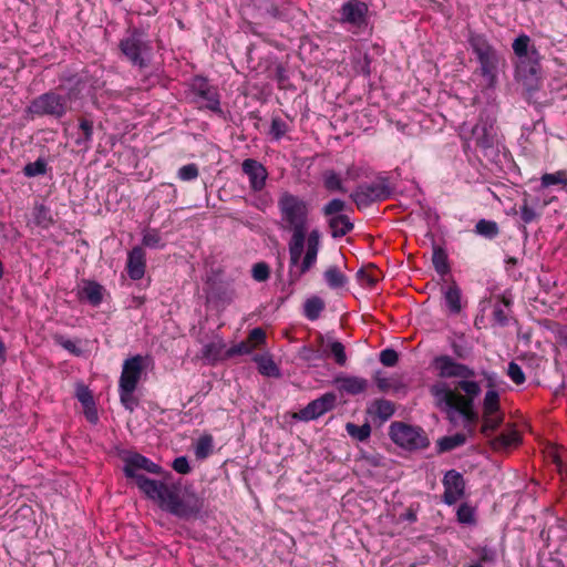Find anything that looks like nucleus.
I'll list each match as a JSON object with an SVG mask.
<instances>
[{
    "instance_id": "58",
    "label": "nucleus",
    "mask_w": 567,
    "mask_h": 567,
    "mask_svg": "<svg viewBox=\"0 0 567 567\" xmlns=\"http://www.w3.org/2000/svg\"><path fill=\"white\" fill-rule=\"evenodd\" d=\"M380 362L385 367H393L398 362V353L392 349H385L380 353Z\"/></svg>"
},
{
    "instance_id": "41",
    "label": "nucleus",
    "mask_w": 567,
    "mask_h": 567,
    "mask_svg": "<svg viewBox=\"0 0 567 567\" xmlns=\"http://www.w3.org/2000/svg\"><path fill=\"white\" fill-rule=\"evenodd\" d=\"M346 429H347L348 434L351 437L357 439L358 441L367 440L371 433V427L368 424L355 425L353 423H348L346 425Z\"/></svg>"
},
{
    "instance_id": "14",
    "label": "nucleus",
    "mask_w": 567,
    "mask_h": 567,
    "mask_svg": "<svg viewBox=\"0 0 567 567\" xmlns=\"http://www.w3.org/2000/svg\"><path fill=\"white\" fill-rule=\"evenodd\" d=\"M358 207L367 206L374 200L388 197L386 188L380 184L362 185L358 187L351 195Z\"/></svg>"
},
{
    "instance_id": "56",
    "label": "nucleus",
    "mask_w": 567,
    "mask_h": 567,
    "mask_svg": "<svg viewBox=\"0 0 567 567\" xmlns=\"http://www.w3.org/2000/svg\"><path fill=\"white\" fill-rule=\"evenodd\" d=\"M551 331L555 336L556 342L563 347H567V326L554 323Z\"/></svg>"
},
{
    "instance_id": "15",
    "label": "nucleus",
    "mask_w": 567,
    "mask_h": 567,
    "mask_svg": "<svg viewBox=\"0 0 567 567\" xmlns=\"http://www.w3.org/2000/svg\"><path fill=\"white\" fill-rule=\"evenodd\" d=\"M193 90L198 96L200 106L212 111L219 110V99L216 90L212 87L206 80L196 79L193 83Z\"/></svg>"
},
{
    "instance_id": "52",
    "label": "nucleus",
    "mask_w": 567,
    "mask_h": 567,
    "mask_svg": "<svg viewBox=\"0 0 567 567\" xmlns=\"http://www.w3.org/2000/svg\"><path fill=\"white\" fill-rule=\"evenodd\" d=\"M286 132H287V124H286V122L282 121L279 117L272 118L271 127H270L271 135L276 140H279L280 137H282L286 134Z\"/></svg>"
},
{
    "instance_id": "28",
    "label": "nucleus",
    "mask_w": 567,
    "mask_h": 567,
    "mask_svg": "<svg viewBox=\"0 0 567 567\" xmlns=\"http://www.w3.org/2000/svg\"><path fill=\"white\" fill-rule=\"evenodd\" d=\"M374 381L381 392H398L402 388V384L396 377H386L382 372H377L374 374Z\"/></svg>"
},
{
    "instance_id": "7",
    "label": "nucleus",
    "mask_w": 567,
    "mask_h": 567,
    "mask_svg": "<svg viewBox=\"0 0 567 567\" xmlns=\"http://www.w3.org/2000/svg\"><path fill=\"white\" fill-rule=\"evenodd\" d=\"M540 70V54L538 50H533L530 54L516 60V78L529 90L537 84Z\"/></svg>"
},
{
    "instance_id": "62",
    "label": "nucleus",
    "mask_w": 567,
    "mask_h": 567,
    "mask_svg": "<svg viewBox=\"0 0 567 567\" xmlns=\"http://www.w3.org/2000/svg\"><path fill=\"white\" fill-rule=\"evenodd\" d=\"M503 157H504V159H505V161H506V163H507V166H508V168H509V171H511L512 177H514L515 175H517V172H516V171H517V166H516V164L512 161V158H511V154H509L508 152H504V153H503Z\"/></svg>"
},
{
    "instance_id": "22",
    "label": "nucleus",
    "mask_w": 567,
    "mask_h": 567,
    "mask_svg": "<svg viewBox=\"0 0 567 567\" xmlns=\"http://www.w3.org/2000/svg\"><path fill=\"white\" fill-rule=\"evenodd\" d=\"M496 322V305L492 300L480 302L478 313L475 318V326L478 329L493 327Z\"/></svg>"
},
{
    "instance_id": "49",
    "label": "nucleus",
    "mask_w": 567,
    "mask_h": 567,
    "mask_svg": "<svg viewBox=\"0 0 567 567\" xmlns=\"http://www.w3.org/2000/svg\"><path fill=\"white\" fill-rule=\"evenodd\" d=\"M135 389H131V390H126L125 388H120V398H121V402L122 404L128 409V410H133L136 405V400L133 395Z\"/></svg>"
},
{
    "instance_id": "23",
    "label": "nucleus",
    "mask_w": 567,
    "mask_h": 567,
    "mask_svg": "<svg viewBox=\"0 0 567 567\" xmlns=\"http://www.w3.org/2000/svg\"><path fill=\"white\" fill-rule=\"evenodd\" d=\"M496 391L489 390L485 398L483 431L487 433L496 426Z\"/></svg>"
},
{
    "instance_id": "21",
    "label": "nucleus",
    "mask_w": 567,
    "mask_h": 567,
    "mask_svg": "<svg viewBox=\"0 0 567 567\" xmlns=\"http://www.w3.org/2000/svg\"><path fill=\"white\" fill-rule=\"evenodd\" d=\"M103 287L91 280H83L79 286L78 297L92 306H99L103 300Z\"/></svg>"
},
{
    "instance_id": "18",
    "label": "nucleus",
    "mask_w": 567,
    "mask_h": 567,
    "mask_svg": "<svg viewBox=\"0 0 567 567\" xmlns=\"http://www.w3.org/2000/svg\"><path fill=\"white\" fill-rule=\"evenodd\" d=\"M226 343L224 340L216 336L212 341L205 343L200 350V359L207 364H214L219 360L225 359Z\"/></svg>"
},
{
    "instance_id": "46",
    "label": "nucleus",
    "mask_w": 567,
    "mask_h": 567,
    "mask_svg": "<svg viewBox=\"0 0 567 567\" xmlns=\"http://www.w3.org/2000/svg\"><path fill=\"white\" fill-rule=\"evenodd\" d=\"M23 172L29 177L42 175L47 172V164L42 159H38L33 163L27 164Z\"/></svg>"
},
{
    "instance_id": "61",
    "label": "nucleus",
    "mask_w": 567,
    "mask_h": 567,
    "mask_svg": "<svg viewBox=\"0 0 567 567\" xmlns=\"http://www.w3.org/2000/svg\"><path fill=\"white\" fill-rule=\"evenodd\" d=\"M84 413H85V416L86 419L91 422V423H96L97 422V412H96V409L93 405H90V406H84Z\"/></svg>"
},
{
    "instance_id": "17",
    "label": "nucleus",
    "mask_w": 567,
    "mask_h": 567,
    "mask_svg": "<svg viewBox=\"0 0 567 567\" xmlns=\"http://www.w3.org/2000/svg\"><path fill=\"white\" fill-rule=\"evenodd\" d=\"M434 367L443 378H467L471 371L463 364L453 361L449 357H440L434 361Z\"/></svg>"
},
{
    "instance_id": "59",
    "label": "nucleus",
    "mask_w": 567,
    "mask_h": 567,
    "mask_svg": "<svg viewBox=\"0 0 567 567\" xmlns=\"http://www.w3.org/2000/svg\"><path fill=\"white\" fill-rule=\"evenodd\" d=\"M76 398L82 403L83 408L84 406H90V405L94 404L92 394H91L90 390L87 388H85V386H79L78 388V390H76Z\"/></svg>"
},
{
    "instance_id": "48",
    "label": "nucleus",
    "mask_w": 567,
    "mask_h": 567,
    "mask_svg": "<svg viewBox=\"0 0 567 567\" xmlns=\"http://www.w3.org/2000/svg\"><path fill=\"white\" fill-rule=\"evenodd\" d=\"M177 175L182 181H193L198 176V168L195 164L184 165L178 169Z\"/></svg>"
},
{
    "instance_id": "26",
    "label": "nucleus",
    "mask_w": 567,
    "mask_h": 567,
    "mask_svg": "<svg viewBox=\"0 0 567 567\" xmlns=\"http://www.w3.org/2000/svg\"><path fill=\"white\" fill-rule=\"evenodd\" d=\"M369 413L379 417L381 421H386L394 413V405L388 400H375L369 408Z\"/></svg>"
},
{
    "instance_id": "34",
    "label": "nucleus",
    "mask_w": 567,
    "mask_h": 567,
    "mask_svg": "<svg viewBox=\"0 0 567 567\" xmlns=\"http://www.w3.org/2000/svg\"><path fill=\"white\" fill-rule=\"evenodd\" d=\"M465 435L462 433H456L453 435L444 436L439 440V450L440 452H447L457 446H461L465 443Z\"/></svg>"
},
{
    "instance_id": "6",
    "label": "nucleus",
    "mask_w": 567,
    "mask_h": 567,
    "mask_svg": "<svg viewBox=\"0 0 567 567\" xmlns=\"http://www.w3.org/2000/svg\"><path fill=\"white\" fill-rule=\"evenodd\" d=\"M69 110V97L54 92L44 93L32 101L28 112L32 115L62 117Z\"/></svg>"
},
{
    "instance_id": "27",
    "label": "nucleus",
    "mask_w": 567,
    "mask_h": 567,
    "mask_svg": "<svg viewBox=\"0 0 567 567\" xmlns=\"http://www.w3.org/2000/svg\"><path fill=\"white\" fill-rule=\"evenodd\" d=\"M473 134L482 147L488 148L493 146L495 140L493 126L487 128L484 123L477 124L473 130Z\"/></svg>"
},
{
    "instance_id": "19",
    "label": "nucleus",
    "mask_w": 567,
    "mask_h": 567,
    "mask_svg": "<svg viewBox=\"0 0 567 567\" xmlns=\"http://www.w3.org/2000/svg\"><path fill=\"white\" fill-rule=\"evenodd\" d=\"M334 383L340 391L352 395L363 393L369 385L367 379L353 375L337 377Z\"/></svg>"
},
{
    "instance_id": "55",
    "label": "nucleus",
    "mask_w": 567,
    "mask_h": 567,
    "mask_svg": "<svg viewBox=\"0 0 567 567\" xmlns=\"http://www.w3.org/2000/svg\"><path fill=\"white\" fill-rule=\"evenodd\" d=\"M473 45L475 48V51L478 54V58H480V61H481V64H482V72H483V74H489L491 70L488 68V53H487V50H485L483 48V45L481 47L478 44V42H473Z\"/></svg>"
},
{
    "instance_id": "63",
    "label": "nucleus",
    "mask_w": 567,
    "mask_h": 567,
    "mask_svg": "<svg viewBox=\"0 0 567 567\" xmlns=\"http://www.w3.org/2000/svg\"><path fill=\"white\" fill-rule=\"evenodd\" d=\"M553 463L555 464L557 471L563 474L565 471V464L563 463L560 456L556 453L551 454Z\"/></svg>"
},
{
    "instance_id": "13",
    "label": "nucleus",
    "mask_w": 567,
    "mask_h": 567,
    "mask_svg": "<svg viewBox=\"0 0 567 567\" xmlns=\"http://www.w3.org/2000/svg\"><path fill=\"white\" fill-rule=\"evenodd\" d=\"M243 172L248 176L250 188L254 192H260L268 177L266 167L252 158H247L243 162Z\"/></svg>"
},
{
    "instance_id": "9",
    "label": "nucleus",
    "mask_w": 567,
    "mask_h": 567,
    "mask_svg": "<svg viewBox=\"0 0 567 567\" xmlns=\"http://www.w3.org/2000/svg\"><path fill=\"white\" fill-rule=\"evenodd\" d=\"M339 21L348 24L349 30L357 33L367 27L368 6L359 0H349L340 8Z\"/></svg>"
},
{
    "instance_id": "53",
    "label": "nucleus",
    "mask_w": 567,
    "mask_h": 567,
    "mask_svg": "<svg viewBox=\"0 0 567 567\" xmlns=\"http://www.w3.org/2000/svg\"><path fill=\"white\" fill-rule=\"evenodd\" d=\"M250 353H251V348H250L249 343L241 341L238 344H235L234 347L229 348L226 351L225 357L231 358L235 355H244V354H250Z\"/></svg>"
},
{
    "instance_id": "38",
    "label": "nucleus",
    "mask_w": 567,
    "mask_h": 567,
    "mask_svg": "<svg viewBox=\"0 0 567 567\" xmlns=\"http://www.w3.org/2000/svg\"><path fill=\"white\" fill-rule=\"evenodd\" d=\"M142 244L148 248L164 247L159 231L151 228L143 231Z\"/></svg>"
},
{
    "instance_id": "40",
    "label": "nucleus",
    "mask_w": 567,
    "mask_h": 567,
    "mask_svg": "<svg viewBox=\"0 0 567 567\" xmlns=\"http://www.w3.org/2000/svg\"><path fill=\"white\" fill-rule=\"evenodd\" d=\"M246 343H249L251 348V352L256 349H259L266 343V332L261 328H254L247 339L245 340Z\"/></svg>"
},
{
    "instance_id": "36",
    "label": "nucleus",
    "mask_w": 567,
    "mask_h": 567,
    "mask_svg": "<svg viewBox=\"0 0 567 567\" xmlns=\"http://www.w3.org/2000/svg\"><path fill=\"white\" fill-rule=\"evenodd\" d=\"M554 185H567V174L564 171L546 173L540 178V187L547 188Z\"/></svg>"
},
{
    "instance_id": "3",
    "label": "nucleus",
    "mask_w": 567,
    "mask_h": 567,
    "mask_svg": "<svg viewBox=\"0 0 567 567\" xmlns=\"http://www.w3.org/2000/svg\"><path fill=\"white\" fill-rule=\"evenodd\" d=\"M458 386L467 394V396H463L443 383L433 385L431 392L440 404H445V406L451 410V420L454 419V414H458L465 421H470L474 416L472 410V398L476 396L481 389L476 382L468 380L460 381Z\"/></svg>"
},
{
    "instance_id": "44",
    "label": "nucleus",
    "mask_w": 567,
    "mask_h": 567,
    "mask_svg": "<svg viewBox=\"0 0 567 567\" xmlns=\"http://www.w3.org/2000/svg\"><path fill=\"white\" fill-rule=\"evenodd\" d=\"M432 261H433L435 270L439 274L444 275L447 272L449 267H447V261H446V255L444 254L443 250L435 249L433 252Z\"/></svg>"
},
{
    "instance_id": "60",
    "label": "nucleus",
    "mask_w": 567,
    "mask_h": 567,
    "mask_svg": "<svg viewBox=\"0 0 567 567\" xmlns=\"http://www.w3.org/2000/svg\"><path fill=\"white\" fill-rule=\"evenodd\" d=\"M173 468L181 474H187L190 471L188 461L186 457L181 456L174 460Z\"/></svg>"
},
{
    "instance_id": "35",
    "label": "nucleus",
    "mask_w": 567,
    "mask_h": 567,
    "mask_svg": "<svg viewBox=\"0 0 567 567\" xmlns=\"http://www.w3.org/2000/svg\"><path fill=\"white\" fill-rule=\"evenodd\" d=\"M357 278L361 286L373 287L380 279L379 270L374 267L360 269L357 272Z\"/></svg>"
},
{
    "instance_id": "8",
    "label": "nucleus",
    "mask_w": 567,
    "mask_h": 567,
    "mask_svg": "<svg viewBox=\"0 0 567 567\" xmlns=\"http://www.w3.org/2000/svg\"><path fill=\"white\" fill-rule=\"evenodd\" d=\"M523 443L522 433L516 425L505 421V415L498 406V456L509 455L512 451Z\"/></svg>"
},
{
    "instance_id": "30",
    "label": "nucleus",
    "mask_w": 567,
    "mask_h": 567,
    "mask_svg": "<svg viewBox=\"0 0 567 567\" xmlns=\"http://www.w3.org/2000/svg\"><path fill=\"white\" fill-rule=\"evenodd\" d=\"M254 361L258 364V370L266 377H278L279 369L269 355H255Z\"/></svg>"
},
{
    "instance_id": "39",
    "label": "nucleus",
    "mask_w": 567,
    "mask_h": 567,
    "mask_svg": "<svg viewBox=\"0 0 567 567\" xmlns=\"http://www.w3.org/2000/svg\"><path fill=\"white\" fill-rule=\"evenodd\" d=\"M323 308H324L323 301L318 297H313L306 301L305 313L308 319L315 320L319 317V315L323 310Z\"/></svg>"
},
{
    "instance_id": "47",
    "label": "nucleus",
    "mask_w": 567,
    "mask_h": 567,
    "mask_svg": "<svg viewBox=\"0 0 567 567\" xmlns=\"http://www.w3.org/2000/svg\"><path fill=\"white\" fill-rule=\"evenodd\" d=\"M507 375L511 378V380L516 383V384H523L525 382V374L520 368V365H518L517 363H515L514 361H512L509 364H508V368H507V371H506Z\"/></svg>"
},
{
    "instance_id": "33",
    "label": "nucleus",
    "mask_w": 567,
    "mask_h": 567,
    "mask_svg": "<svg viewBox=\"0 0 567 567\" xmlns=\"http://www.w3.org/2000/svg\"><path fill=\"white\" fill-rule=\"evenodd\" d=\"M540 213L537 212L533 206H530L527 202L526 194L524 193L523 204L519 207V218L524 225L532 224L538 221L540 218Z\"/></svg>"
},
{
    "instance_id": "32",
    "label": "nucleus",
    "mask_w": 567,
    "mask_h": 567,
    "mask_svg": "<svg viewBox=\"0 0 567 567\" xmlns=\"http://www.w3.org/2000/svg\"><path fill=\"white\" fill-rule=\"evenodd\" d=\"M512 47L517 59L530 54L533 50H537L534 45H530V38L526 34L518 35Z\"/></svg>"
},
{
    "instance_id": "37",
    "label": "nucleus",
    "mask_w": 567,
    "mask_h": 567,
    "mask_svg": "<svg viewBox=\"0 0 567 567\" xmlns=\"http://www.w3.org/2000/svg\"><path fill=\"white\" fill-rule=\"evenodd\" d=\"M508 181L514 186H509V185L498 182V203H501L502 205H504L503 198H506L508 200H515L520 195L519 189H517L515 187L516 182L513 179H508Z\"/></svg>"
},
{
    "instance_id": "1",
    "label": "nucleus",
    "mask_w": 567,
    "mask_h": 567,
    "mask_svg": "<svg viewBox=\"0 0 567 567\" xmlns=\"http://www.w3.org/2000/svg\"><path fill=\"white\" fill-rule=\"evenodd\" d=\"M278 207L284 227L291 231L288 243L290 284H296L317 261L320 247V233L317 229L307 235L308 204L290 193H282Z\"/></svg>"
},
{
    "instance_id": "31",
    "label": "nucleus",
    "mask_w": 567,
    "mask_h": 567,
    "mask_svg": "<svg viewBox=\"0 0 567 567\" xmlns=\"http://www.w3.org/2000/svg\"><path fill=\"white\" fill-rule=\"evenodd\" d=\"M214 447V440L210 434L202 435L195 443V455L199 460L206 458L212 454Z\"/></svg>"
},
{
    "instance_id": "42",
    "label": "nucleus",
    "mask_w": 567,
    "mask_h": 567,
    "mask_svg": "<svg viewBox=\"0 0 567 567\" xmlns=\"http://www.w3.org/2000/svg\"><path fill=\"white\" fill-rule=\"evenodd\" d=\"M327 347L329 348L330 353L333 355L336 362L339 365H344L347 362V355L343 344L339 341L330 340Z\"/></svg>"
},
{
    "instance_id": "24",
    "label": "nucleus",
    "mask_w": 567,
    "mask_h": 567,
    "mask_svg": "<svg viewBox=\"0 0 567 567\" xmlns=\"http://www.w3.org/2000/svg\"><path fill=\"white\" fill-rule=\"evenodd\" d=\"M323 278L333 290L342 289L348 284L347 276L337 266H329L323 272Z\"/></svg>"
},
{
    "instance_id": "5",
    "label": "nucleus",
    "mask_w": 567,
    "mask_h": 567,
    "mask_svg": "<svg viewBox=\"0 0 567 567\" xmlns=\"http://www.w3.org/2000/svg\"><path fill=\"white\" fill-rule=\"evenodd\" d=\"M390 436L395 444L406 450H419L429 445V440L422 429L400 422L391 424Z\"/></svg>"
},
{
    "instance_id": "43",
    "label": "nucleus",
    "mask_w": 567,
    "mask_h": 567,
    "mask_svg": "<svg viewBox=\"0 0 567 567\" xmlns=\"http://www.w3.org/2000/svg\"><path fill=\"white\" fill-rule=\"evenodd\" d=\"M324 186L331 192H346L340 177L332 171L324 173Z\"/></svg>"
},
{
    "instance_id": "29",
    "label": "nucleus",
    "mask_w": 567,
    "mask_h": 567,
    "mask_svg": "<svg viewBox=\"0 0 567 567\" xmlns=\"http://www.w3.org/2000/svg\"><path fill=\"white\" fill-rule=\"evenodd\" d=\"M445 302L453 313H458L461 306V290L455 284L450 285L444 291Z\"/></svg>"
},
{
    "instance_id": "2",
    "label": "nucleus",
    "mask_w": 567,
    "mask_h": 567,
    "mask_svg": "<svg viewBox=\"0 0 567 567\" xmlns=\"http://www.w3.org/2000/svg\"><path fill=\"white\" fill-rule=\"evenodd\" d=\"M123 470L127 477L135 480L138 488L148 498L158 502L163 509L175 516L188 518L199 513L203 507V501L196 494L186 493L181 497L175 486L138 474V470L153 474L162 473L159 465L138 453H132L124 457Z\"/></svg>"
},
{
    "instance_id": "4",
    "label": "nucleus",
    "mask_w": 567,
    "mask_h": 567,
    "mask_svg": "<svg viewBox=\"0 0 567 567\" xmlns=\"http://www.w3.org/2000/svg\"><path fill=\"white\" fill-rule=\"evenodd\" d=\"M498 328H505L506 339H522L529 342L530 332H523L514 311V299L509 292L498 296Z\"/></svg>"
},
{
    "instance_id": "54",
    "label": "nucleus",
    "mask_w": 567,
    "mask_h": 567,
    "mask_svg": "<svg viewBox=\"0 0 567 567\" xmlns=\"http://www.w3.org/2000/svg\"><path fill=\"white\" fill-rule=\"evenodd\" d=\"M457 519L463 524H471L474 522V511L468 505H461L457 511Z\"/></svg>"
},
{
    "instance_id": "51",
    "label": "nucleus",
    "mask_w": 567,
    "mask_h": 567,
    "mask_svg": "<svg viewBox=\"0 0 567 567\" xmlns=\"http://www.w3.org/2000/svg\"><path fill=\"white\" fill-rule=\"evenodd\" d=\"M80 128L83 132V138L76 141V144H87L92 140L93 135V124L87 120L80 121Z\"/></svg>"
},
{
    "instance_id": "20",
    "label": "nucleus",
    "mask_w": 567,
    "mask_h": 567,
    "mask_svg": "<svg viewBox=\"0 0 567 567\" xmlns=\"http://www.w3.org/2000/svg\"><path fill=\"white\" fill-rule=\"evenodd\" d=\"M127 274L131 279L140 280L145 274V252L141 247H134L127 258Z\"/></svg>"
},
{
    "instance_id": "50",
    "label": "nucleus",
    "mask_w": 567,
    "mask_h": 567,
    "mask_svg": "<svg viewBox=\"0 0 567 567\" xmlns=\"http://www.w3.org/2000/svg\"><path fill=\"white\" fill-rule=\"evenodd\" d=\"M346 207V204L343 200L341 199H332L330 200L324 207H323V214L326 216H332V215H338L339 213H341Z\"/></svg>"
},
{
    "instance_id": "57",
    "label": "nucleus",
    "mask_w": 567,
    "mask_h": 567,
    "mask_svg": "<svg viewBox=\"0 0 567 567\" xmlns=\"http://www.w3.org/2000/svg\"><path fill=\"white\" fill-rule=\"evenodd\" d=\"M252 277L257 281H265L269 277V267L265 262L256 264L252 267Z\"/></svg>"
},
{
    "instance_id": "45",
    "label": "nucleus",
    "mask_w": 567,
    "mask_h": 567,
    "mask_svg": "<svg viewBox=\"0 0 567 567\" xmlns=\"http://www.w3.org/2000/svg\"><path fill=\"white\" fill-rule=\"evenodd\" d=\"M475 231L481 236L492 238L496 233V224L481 219L475 226Z\"/></svg>"
},
{
    "instance_id": "25",
    "label": "nucleus",
    "mask_w": 567,
    "mask_h": 567,
    "mask_svg": "<svg viewBox=\"0 0 567 567\" xmlns=\"http://www.w3.org/2000/svg\"><path fill=\"white\" fill-rule=\"evenodd\" d=\"M329 226L333 237H342L352 230L353 225L346 215L332 216Z\"/></svg>"
},
{
    "instance_id": "64",
    "label": "nucleus",
    "mask_w": 567,
    "mask_h": 567,
    "mask_svg": "<svg viewBox=\"0 0 567 567\" xmlns=\"http://www.w3.org/2000/svg\"><path fill=\"white\" fill-rule=\"evenodd\" d=\"M60 344L70 352H78L76 346L72 340H61Z\"/></svg>"
},
{
    "instance_id": "10",
    "label": "nucleus",
    "mask_w": 567,
    "mask_h": 567,
    "mask_svg": "<svg viewBox=\"0 0 567 567\" xmlns=\"http://www.w3.org/2000/svg\"><path fill=\"white\" fill-rule=\"evenodd\" d=\"M123 54L135 65H145V55L151 50L148 42L140 32H133L121 41Z\"/></svg>"
},
{
    "instance_id": "11",
    "label": "nucleus",
    "mask_w": 567,
    "mask_h": 567,
    "mask_svg": "<svg viewBox=\"0 0 567 567\" xmlns=\"http://www.w3.org/2000/svg\"><path fill=\"white\" fill-rule=\"evenodd\" d=\"M146 361L147 358L140 354L126 359L123 363L120 388H125L126 390L136 389L142 372L146 367Z\"/></svg>"
},
{
    "instance_id": "16",
    "label": "nucleus",
    "mask_w": 567,
    "mask_h": 567,
    "mask_svg": "<svg viewBox=\"0 0 567 567\" xmlns=\"http://www.w3.org/2000/svg\"><path fill=\"white\" fill-rule=\"evenodd\" d=\"M444 501L447 504L456 503L464 493V481L461 474L450 471L444 476Z\"/></svg>"
},
{
    "instance_id": "12",
    "label": "nucleus",
    "mask_w": 567,
    "mask_h": 567,
    "mask_svg": "<svg viewBox=\"0 0 567 567\" xmlns=\"http://www.w3.org/2000/svg\"><path fill=\"white\" fill-rule=\"evenodd\" d=\"M337 401L334 393H324L319 399L311 401L306 408L295 414L301 421L316 420L328 411L332 410Z\"/></svg>"
}]
</instances>
